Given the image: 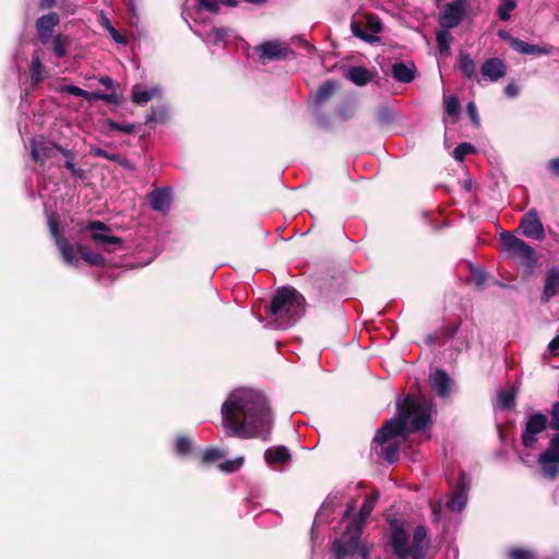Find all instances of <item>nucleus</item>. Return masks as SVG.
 I'll return each instance as SVG.
<instances>
[{
    "instance_id": "17",
    "label": "nucleus",
    "mask_w": 559,
    "mask_h": 559,
    "mask_svg": "<svg viewBox=\"0 0 559 559\" xmlns=\"http://www.w3.org/2000/svg\"><path fill=\"white\" fill-rule=\"evenodd\" d=\"M559 295V266H552L545 273L544 288L540 300L547 304L552 297Z\"/></svg>"
},
{
    "instance_id": "12",
    "label": "nucleus",
    "mask_w": 559,
    "mask_h": 559,
    "mask_svg": "<svg viewBox=\"0 0 559 559\" xmlns=\"http://www.w3.org/2000/svg\"><path fill=\"white\" fill-rule=\"evenodd\" d=\"M60 24V16L57 12H49L39 16L35 22L38 40L43 46L50 43L55 27Z\"/></svg>"
},
{
    "instance_id": "57",
    "label": "nucleus",
    "mask_w": 559,
    "mask_h": 559,
    "mask_svg": "<svg viewBox=\"0 0 559 559\" xmlns=\"http://www.w3.org/2000/svg\"><path fill=\"white\" fill-rule=\"evenodd\" d=\"M504 93L508 97H515L519 94V86L515 83H509L504 88Z\"/></svg>"
},
{
    "instance_id": "54",
    "label": "nucleus",
    "mask_w": 559,
    "mask_h": 559,
    "mask_svg": "<svg viewBox=\"0 0 559 559\" xmlns=\"http://www.w3.org/2000/svg\"><path fill=\"white\" fill-rule=\"evenodd\" d=\"M103 100L108 104L119 105L122 102V97L117 94L116 92H112L110 94H105V97H103Z\"/></svg>"
},
{
    "instance_id": "58",
    "label": "nucleus",
    "mask_w": 559,
    "mask_h": 559,
    "mask_svg": "<svg viewBox=\"0 0 559 559\" xmlns=\"http://www.w3.org/2000/svg\"><path fill=\"white\" fill-rule=\"evenodd\" d=\"M212 35L215 41H221L227 37V31L225 28H214Z\"/></svg>"
},
{
    "instance_id": "50",
    "label": "nucleus",
    "mask_w": 559,
    "mask_h": 559,
    "mask_svg": "<svg viewBox=\"0 0 559 559\" xmlns=\"http://www.w3.org/2000/svg\"><path fill=\"white\" fill-rule=\"evenodd\" d=\"M62 92H66L73 96L83 97L84 99H86L87 95H90V92H87L79 86H75V85H66L62 87Z\"/></svg>"
},
{
    "instance_id": "46",
    "label": "nucleus",
    "mask_w": 559,
    "mask_h": 559,
    "mask_svg": "<svg viewBox=\"0 0 559 559\" xmlns=\"http://www.w3.org/2000/svg\"><path fill=\"white\" fill-rule=\"evenodd\" d=\"M176 452L180 455H186L191 451V442L187 437L180 436L175 443Z\"/></svg>"
},
{
    "instance_id": "4",
    "label": "nucleus",
    "mask_w": 559,
    "mask_h": 559,
    "mask_svg": "<svg viewBox=\"0 0 559 559\" xmlns=\"http://www.w3.org/2000/svg\"><path fill=\"white\" fill-rule=\"evenodd\" d=\"M389 539L393 554L397 559H424L430 547V538L424 525H417L414 530L412 542L405 528V521L397 518L388 519Z\"/></svg>"
},
{
    "instance_id": "30",
    "label": "nucleus",
    "mask_w": 559,
    "mask_h": 559,
    "mask_svg": "<svg viewBox=\"0 0 559 559\" xmlns=\"http://www.w3.org/2000/svg\"><path fill=\"white\" fill-rule=\"evenodd\" d=\"M381 445L380 456L388 463L393 464L400 459V444L395 441L379 443Z\"/></svg>"
},
{
    "instance_id": "56",
    "label": "nucleus",
    "mask_w": 559,
    "mask_h": 559,
    "mask_svg": "<svg viewBox=\"0 0 559 559\" xmlns=\"http://www.w3.org/2000/svg\"><path fill=\"white\" fill-rule=\"evenodd\" d=\"M56 151L60 152L66 157V160L75 158V153L72 150H68L61 145L56 144Z\"/></svg>"
},
{
    "instance_id": "27",
    "label": "nucleus",
    "mask_w": 559,
    "mask_h": 559,
    "mask_svg": "<svg viewBox=\"0 0 559 559\" xmlns=\"http://www.w3.org/2000/svg\"><path fill=\"white\" fill-rule=\"evenodd\" d=\"M337 88V83L333 80L325 81L322 85L319 86L314 100L317 106H322L326 102H329L333 95L335 94V91Z\"/></svg>"
},
{
    "instance_id": "15",
    "label": "nucleus",
    "mask_w": 559,
    "mask_h": 559,
    "mask_svg": "<svg viewBox=\"0 0 559 559\" xmlns=\"http://www.w3.org/2000/svg\"><path fill=\"white\" fill-rule=\"evenodd\" d=\"M260 60L263 64L272 60H284L292 55L293 51L288 47L277 41H264L257 47Z\"/></svg>"
},
{
    "instance_id": "5",
    "label": "nucleus",
    "mask_w": 559,
    "mask_h": 559,
    "mask_svg": "<svg viewBox=\"0 0 559 559\" xmlns=\"http://www.w3.org/2000/svg\"><path fill=\"white\" fill-rule=\"evenodd\" d=\"M305 297L292 286H282L276 289L269 313L274 319L277 328L292 326L305 312Z\"/></svg>"
},
{
    "instance_id": "32",
    "label": "nucleus",
    "mask_w": 559,
    "mask_h": 559,
    "mask_svg": "<svg viewBox=\"0 0 559 559\" xmlns=\"http://www.w3.org/2000/svg\"><path fill=\"white\" fill-rule=\"evenodd\" d=\"M350 29L356 37L365 40L366 43H373L379 39L377 36L369 35L367 33V29L365 28V23L362 20L354 17L350 22Z\"/></svg>"
},
{
    "instance_id": "37",
    "label": "nucleus",
    "mask_w": 559,
    "mask_h": 559,
    "mask_svg": "<svg viewBox=\"0 0 559 559\" xmlns=\"http://www.w3.org/2000/svg\"><path fill=\"white\" fill-rule=\"evenodd\" d=\"M516 8V0H500L497 14L500 20L509 21L511 12Z\"/></svg>"
},
{
    "instance_id": "14",
    "label": "nucleus",
    "mask_w": 559,
    "mask_h": 559,
    "mask_svg": "<svg viewBox=\"0 0 559 559\" xmlns=\"http://www.w3.org/2000/svg\"><path fill=\"white\" fill-rule=\"evenodd\" d=\"M468 479L465 473H461L459 479L451 490L447 507L451 511H462L467 501Z\"/></svg>"
},
{
    "instance_id": "61",
    "label": "nucleus",
    "mask_w": 559,
    "mask_h": 559,
    "mask_svg": "<svg viewBox=\"0 0 559 559\" xmlns=\"http://www.w3.org/2000/svg\"><path fill=\"white\" fill-rule=\"evenodd\" d=\"M439 337H440V335H439V333H438V332L432 333V334H428V335L426 336L425 342H426V344H427L428 346H433V345H436V343L438 342Z\"/></svg>"
},
{
    "instance_id": "29",
    "label": "nucleus",
    "mask_w": 559,
    "mask_h": 559,
    "mask_svg": "<svg viewBox=\"0 0 559 559\" xmlns=\"http://www.w3.org/2000/svg\"><path fill=\"white\" fill-rule=\"evenodd\" d=\"M76 250L80 253L81 258L93 266H105L106 265V259L100 253L92 252L87 249L86 246L82 243L76 245Z\"/></svg>"
},
{
    "instance_id": "62",
    "label": "nucleus",
    "mask_w": 559,
    "mask_h": 559,
    "mask_svg": "<svg viewBox=\"0 0 559 559\" xmlns=\"http://www.w3.org/2000/svg\"><path fill=\"white\" fill-rule=\"evenodd\" d=\"M109 32L111 34L112 39L116 43H119V44L126 43V38L123 36H121L114 27H109Z\"/></svg>"
},
{
    "instance_id": "41",
    "label": "nucleus",
    "mask_w": 559,
    "mask_h": 559,
    "mask_svg": "<svg viewBox=\"0 0 559 559\" xmlns=\"http://www.w3.org/2000/svg\"><path fill=\"white\" fill-rule=\"evenodd\" d=\"M105 126L111 131H119L127 134H133L135 132V124L133 123H119L111 119H107L105 121Z\"/></svg>"
},
{
    "instance_id": "60",
    "label": "nucleus",
    "mask_w": 559,
    "mask_h": 559,
    "mask_svg": "<svg viewBox=\"0 0 559 559\" xmlns=\"http://www.w3.org/2000/svg\"><path fill=\"white\" fill-rule=\"evenodd\" d=\"M98 81L102 85H104L108 90H111L115 86V81L108 75H104V76L99 78Z\"/></svg>"
},
{
    "instance_id": "44",
    "label": "nucleus",
    "mask_w": 559,
    "mask_h": 559,
    "mask_svg": "<svg viewBox=\"0 0 559 559\" xmlns=\"http://www.w3.org/2000/svg\"><path fill=\"white\" fill-rule=\"evenodd\" d=\"M475 152V147L469 143H460L453 151V156L456 160L462 162L468 154Z\"/></svg>"
},
{
    "instance_id": "18",
    "label": "nucleus",
    "mask_w": 559,
    "mask_h": 559,
    "mask_svg": "<svg viewBox=\"0 0 559 559\" xmlns=\"http://www.w3.org/2000/svg\"><path fill=\"white\" fill-rule=\"evenodd\" d=\"M480 72L490 81H498L507 74V66L499 58H489L481 64Z\"/></svg>"
},
{
    "instance_id": "42",
    "label": "nucleus",
    "mask_w": 559,
    "mask_h": 559,
    "mask_svg": "<svg viewBox=\"0 0 559 559\" xmlns=\"http://www.w3.org/2000/svg\"><path fill=\"white\" fill-rule=\"evenodd\" d=\"M365 28L367 29V33L369 35H374L380 33L381 29H382V24L380 22V20L378 19V16L376 15H372V14H367L365 16Z\"/></svg>"
},
{
    "instance_id": "16",
    "label": "nucleus",
    "mask_w": 559,
    "mask_h": 559,
    "mask_svg": "<svg viewBox=\"0 0 559 559\" xmlns=\"http://www.w3.org/2000/svg\"><path fill=\"white\" fill-rule=\"evenodd\" d=\"M31 156L35 163L44 165L49 158H52L56 153V144L46 141L44 138L32 139L29 141Z\"/></svg>"
},
{
    "instance_id": "36",
    "label": "nucleus",
    "mask_w": 559,
    "mask_h": 559,
    "mask_svg": "<svg viewBox=\"0 0 559 559\" xmlns=\"http://www.w3.org/2000/svg\"><path fill=\"white\" fill-rule=\"evenodd\" d=\"M438 49L441 55H448L450 49V43L453 39L452 35L443 28L439 31L436 35Z\"/></svg>"
},
{
    "instance_id": "47",
    "label": "nucleus",
    "mask_w": 559,
    "mask_h": 559,
    "mask_svg": "<svg viewBox=\"0 0 559 559\" xmlns=\"http://www.w3.org/2000/svg\"><path fill=\"white\" fill-rule=\"evenodd\" d=\"M508 556L510 559H535L533 551L523 548H512L509 550Z\"/></svg>"
},
{
    "instance_id": "33",
    "label": "nucleus",
    "mask_w": 559,
    "mask_h": 559,
    "mask_svg": "<svg viewBox=\"0 0 559 559\" xmlns=\"http://www.w3.org/2000/svg\"><path fill=\"white\" fill-rule=\"evenodd\" d=\"M459 68L466 78L473 79L476 76L477 67L468 53L460 55Z\"/></svg>"
},
{
    "instance_id": "64",
    "label": "nucleus",
    "mask_w": 559,
    "mask_h": 559,
    "mask_svg": "<svg viewBox=\"0 0 559 559\" xmlns=\"http://www.w3.org/2000/svg\"><path fill=\"white\" fill-rule=\"evenodd\" d=\"M548 349L551 352V353H555L557 349H559V335H557L556 337H554L549 345H548Z\"/></svg>"
},
{
    "instance_id": "23",
    "label": "nucleus",
    "mask_w": 559,
    "mask_h": 559,
    "mask_svg": "<svg viewBox=\"0 0 559 559\" xmlns=\"http://www.w3.org/2000/svg\"><path fill=\"white\" fill-rule=\"evenodd\" d=\"M44 66L41 63V51L34 50L29 64L31 83L33 87H37L44 80L43 76Z\"/></svg>"
},
{
    "instance_id": "20",
    "label": "nucleus",
    "mask_w": 559,
    "mask_h": 559,
    "mask_svg": "<svg viewBox=\"0 0 559 559\" xmlns=\"http://www.w3.org/2000/svg\"><path fill=\"white\" fill-rule=\"evenodd\" d=\"M150 204L153 210L166 212L171 203V194L169 188H156L148 193Z\"/></svg>"
},
{
    "instance_id": "19",
    "label": "nucleus",
    "mask_w": 559,
    "mask_h": 559,
    "mask_svg": "<svg viewBox=\"0 0 559 559\" xmlns=\"http://www.w3.org/2000/svg\"><path fill=\"white\" fill-rule=\"evenodd\" d=\"M90 154L95 157H102V158L111 160L127 170H130V171L135 170V165L128 157H126L122 154L109 153V152L105 151L104 148H100L97 146H91Z\"/></svg>"
},
{
    "instance_id": "48",
    "label": "nucleus",
    "mask_w": 559,
    "mask_h": 559,
    "mask_svg": "<svg viewBox=\"0 0 559 559\" xmlns=\"http://www.w3.org/2000/svg\"><path fill=\"white\" fill-rule=\"evenodd\" d=\"M222 456H223V453L218 449L211 448V449H207L203 453L202 462L205 464H211V463H214L215 461L219 460Z\"/></svg>"
},
{
    "instance_id": "26",
    "label": "nucleus",
    "mask_w": 559,
    "mask_h": 559,
    "mask_svg": "<svg viewBox=\"0 0 559 559\" xmlns=\"http://www.w3.org/2000/svg\"><path fill=\"white\" fill-rule=\"evenodd\" d=\"M415 71L414 66L408 67L404 62H396L392 66L393 78L402 83H411L415 79Z\"/></svg>"
},
{
    "instance_id": "59",
    "label": "nucleus",
    "mask_w": 559,
    "mask_h": 559,
    "mask_svg": "<svg viewBox=\"0 0 559 559\" xmlns=\"http://www.w3.org/2000/svg\"><path fill=\"white\" fill-rule=\"evenodd\" d=\"M57 0H40L38 3V10H49L56 5Z\"/></svg>"
},
{
    "instance_id": "35",
    "label": "nucleus",
    "mask_w": 559,
    "mask_h": 559,
    "mask_svg": "<svg viewBox=\"0 0 559 559\" xmlns=\"http://www.w3.org/2000/svg\"><path fill=\"white\" fill-rule=\"evenodd\" d=\"M159 94L158 88L140 91L139 86L135 85L132 91V102L139 105L146 104L152 98Z\"/></svg>"
},
{
    "instance_id": "1",
    "label": "nucleus",
    "mask_w": 559,
    "mask_h": 559,
    "mask_svg": "<svg viewBox=\"0 0 559 559\" xmlns=\"http://www.w3.org/2000/svg\"><path fill=\"white\" fill-rule=\"evenodd\" d=\"M223 426L228 435L241 439H270L272 414L264 394L242 389L234 391L222 405Z\"/></svg>"
},
{
    "instance_id": "6",
    "label": "nucleus",
    "mask_w": 559,
    "mask_h": 559,
    "mask_svg": "<svg viewBox=\"0 0 559 559\" xmlns=\"http://www.w3.org/2000/svg\"><path fill=\"white\" fill-rule=\"evenodd\" d=\"M549 427L557 433L550 438L547 449L539 454L537 462L542 476L556 480L559 476V402L551 406Z\"/></svg>"
},
{
    "instance_id": "10",
    "label": "nucleus",
    "mask_w": 559,
    "mask_h": 559,
    "mask_svg": "<svg viewBox=\"0 0 559 559\" xmlns=\"http://www.w3.org/2000/svg\"><path fill=\"white\" fill-rule=\"evenodd\" d=\"M471 0H453L444 5L439 23L442 28L451 29L459 26L467 15Z\"/></svg>"
},
{
    "instance_id": "34",
    "label": "nucleus",
    "mask_w": 559,
    "mask_h": 559,
    "mask_svg": "<svg viewBox=\"0 0 559 559\" xmlns=\"http://www.w3.org/2000/svg\"><path fill=\"white\" fill-rule=\"evenodd\" d=\"M50 41H51V50L55 53V56L59 59L66 57L67 45L69 44L68 36L63 35V34H58L56 36H52Z\"/></svg>"
},
{
    "instance_id": "43",
    "label": "nucleus",
    "mask_w": 559,
    "mask_h": 559,
    "mask_svg": "<svg viewBox=\"0 0 559 559\" xmlns=\"http://www.w3.org/2000/svg\"><path fill=\"white\" fill-rule=\"evenodd\" d=\"M376 118H377L378 122L385 124V123H391L394 120L395 115H394V111L390 107L381 106L378 108V110L376 112Z\"/></svg>"
},
{
    "instance_id": "9",
    "label": "nucleus",
    "mask_w": 559,
    "mask_h": 559,
    "mask_svg": "<svg viewBox=\"0 0 559 559\" xmlns=\"http://www.w3.org/2000/svg\"><path fill=\"white\" fill-rule=\"evenodd\" d=\"M500 241L506 251L523 259L527 266L532 267L537 263L535 250L510 231H503Z\"/></svg>"
},
{
    "instance_id": "55",
    "label": "nucleus",
    "mask_w": 559,
    "mask_h": 559,
    "mask_svg": "<svg viewBox=\"0 0 559 559\" xmlns=\"http://www.w3.org/2000/svg\"><path fill=\"white\" fill-rule=\"evenodd\" d=\"M548 169L555 177H559V156L548 162Z\"/></svg>"
},
{
    "instance_id": "31",
    "label": "nucleus",
    "mask_w": 559,
    "mask_h": 559,
    "mask_svg": "<svg viewBox=\"0 0 559 559\" xmlns=\"http://www.w3.org/2000/svg\"><path fill=\"white\" fill-rule=\"evenodd\" d=\"M60 254L62 257V260L70 265L78 266L79 265V259L74 254V248L72 245L68 242L67 239H59L58 243H56Z\"/></svg>"
},
{
    "instance_id": "11",
    "label": "nucleus",
    "mask_w": 559,
    "mask_h": 559,
    "mask_svg": "<svg viewBox=\"0 0 559 559\" xmlns=\"http://www.w3.org/2000/svg\"><path fill=\"white\" fill-rule=\"evenodd\" d=\"M548 419L542 413L531 415L525 424L521 441L525 448H532L536 442V436L547 428Z\"/></svg>"
},
{
    "instance_id": "53",
    "label": "nucleus",
    "mask_w": 559,
    "mask_h": 559,
    "mask_svg": "<svg viewBox=\"0 0 559 559\" xmlns=\"http://www.w3.org/2000/svg\"><path fill=\"white\" fill-rule=\"evenodd\" d=\"M201 7L205 8L207 11L212 13H217L219 10V0H199Z\"/></svg>"
},
{
    "instance_id": "3",
    "label": "nucleus",
    "mask_w": 559,
    "mask_h": 559,
    "mask_svg": "<svg viewBox=\"0 0 559 559\" xmlns=\"http://www.w3.org/2000/svg\"><path fill=\"white\" fill-rule=\"evenodd\" d=\"M433 404L426 396L407 394L396 404V415L377 431L373 442L386 443L395 437L406 440L412 432L424 430L431 423Z\"/></svg>"
},
{
    "instance_id": "38",
    "label": "nucleus",
    "mask_w": 559,
    "mask_h": 559,
    "mask_svg": "<svg viewBox=\"0 0 559 559\" xmlns=\"http://www.w3.org/2000/svg\"><path fill=\"white\" fill-rule=\"evenodd\" d=\"M48 227H49L50 235L55 239L56 243H58L59 239H66L62 236V227H61L60 221H59V218H58V216L56 214H52V215L49 216V218H48Z\"/></svg>"
},
{
    "instance_id": "40",
    "label": "nucleus",
    "mask_w": 559,
    "mask_h": 559,
    "mask_svg": "<svg viewBox=\"0 0 559 559\" xmlns=\"http://www.w3.org/2000/svg\"><path fill=\"white\" fill-rule=\"evenodd\" d=\"M443 104H444V111L449 116L454 117L460 114L461 105H460L459 98L455 95L444 97Z\"/></svg>"
},
{
    "instance_id": "13",
    "label": "nucleus",
    "mask_w": 559,
    "mask_h": 559,
    "mask_svg": "<svg viewBox=\"0 0 559 559\" xmlns=\"http://www.w3.org/2000/svg\"><path fill=\"white\" fill-rule=\"evenodd\" d=\"M520 228L522 234L527 238L535 240H543L545 238L544 226L536 209H531L523 215L520 222Z\"/></svg>"
},
{
    "instance_id": "24",
    "label": "nucleus",
    "mask_w": 559,
    "mask_h": 559,
    "mask_svg": "<svg viewBox=\"0 0 559 559\" xmlns=\"http://www.w3.org/2000/svg\"><path fill=\"white\" fill-rule=\"evenodd\" d=\"M510 46L515 51L523 55H545L548 52L547 49L542 46L532 45L515 37L510 38Z\"/></svg>"
},
{
    "instance_id": "22",
    "label": "nucleus",
    "mask_w": 559,
    "mask_h": 559,
    "mask_svg": "<svg viewBox=\"0 0 559 559\" xmlns=\"http://www.w3.org/2000/svg\"><path fill=\"white\" fill-rule=\"evenodd\" d=\"M431 386L440 397L449 396L451 392V380L443 369H437L430 377Z\"/></svg>"
},
{
    "instance_id": "28",
    "label": "nucleus",
    "mask_w": 559,
    "mask_h": 559,
    "mask_svg": "<svg viewBox=\"0 0 559 559\" xmlns=\"http://www.w3.org/2000/svg\"><path fill=\"white\" fill-rule=\"evenodd\" d=\"M346 78L358 86H364L373 78L372 73L364 67L349 68Z\"/></svg>"
},
{
    "instance_id": "52",
    "label": "nucleus",
    "mask_w": 559,
    "mask_h": 559,
    "mask_svg": "<svg viewBox=\"0 0 559 559\" xmlns=\"http://www.w3.org/2000/svg\"><path fill=\"white\" fill-rule=\"evenodd\" d=\"M466 111H467V115L471 118L473 124L476 127H479L480 119H479V116L477 112L476 105L473 102L467 104Z\"/></svg>"
},
{
    "instance_id": "2",
    "label": "nucleus",
    "mask_w": 559,
    "mask_h": 559,
    "mask_svg": "<svg viewBox=\"0 0 559 559\" xmlns=\"http://www.w3.org/2000/svg\"><path fill=\"white\" fill-rule=\"evenodd\" d=\"M433 404L426 396L407 394L396 404V415L377 431L373 442L386 443L395 437L406 440L412 432L424 430L431 423Z\"/></svg>"
},
{
    "instance_id": "45",
    "label": "nucleus",
    "mask_w": 559,
    "mask_h": 559,
    "mask_svg": "<svg viewBox=\"0 0 559 559\" xmlns=\"http://www.w3.org/2000/svg\"><path fill=\"white\" fill-rule=\"evenodd\" d=\"M460 326H461V320H459L456 322H450L445 326L441 328L438 331V333H439L440 337L444 336V337L451 338L457 333V331L460 330Z\"/></svg>"
},
{
    "instance_id": "63",
    "label": "nucleus",
    "mask_w": 559,
    "mask_h": 559,
    "mask_svg": "<svg viewBox=\"0 0 559 559\" xmlns=\"http://www.w3.org/2000/svg\"><path fill=\"white\" fill-rule=\"evenodd\" d=\"M103 97H105V93H102V92H90V95H87V98L86 100H97V99H102L103 100Z\"/></svg>"
},
{
    "instance_id": "39",
    "label": "nucleus",
    "mask_w": 559,
    "mask_h": 559,
    "mask_svg": "<svg viewBox=\"0 0 559 559\" xmlns=\"http://www.w3.org/2000/svg\"><path fill=\"white\" fill-rule=\"evenodd\" d=\"M499 406L502 409H512L515 406V392L501 391L498 394Z\"/></svg>"
},
{
    "instance_id": "8",
    "label": "nucleus",
    "mask_w": 559,
    "mask_h": 559,
    "mask_svg": "<svg viewBox=\"0 0 559 559\" xmlns=\"http://www.w3.org/2000/svg\"><path fill=\"white\" fill-rule=\"evenodd\" d=\"M81 231H90V238L96 246L104 248L108 252L115 251L116 246L122 247L123 240L118 236L110 234V227L100 221H90Z\"/></svg>"
},
{
    "instance_id": "21",
    "label": "nucleus",
    "mask_w": 559,
    "mask_h": 559,
    "mask_svg": "<svg viewBox=\"0 0 559 559\" xmlns=\"http://www.w3.org/2000/svg\"><path fill=\"white\" fill-rule=\"evenodd\" d=\"M265 462L274 467L275 465H285L292 460L289 450L285 445L272 447L264 452Z\"/></svg>"
},
{
    "instance_id": "7",
    "label": "nucleus",
    "mask_w": 559,
    "mask_h": 559,
    "mask_svg": "<svg viewBox=\"0 0 559 559\" xmlns=\"http://www.w3.org/2000/svg\"><path fill=\"white\" fill-rule=\"evenodd\" d=\"M361 534L360 522H349L345 532L332 543L331 550L335 559H345L356 554L361 557V549H368L360 542Z\"/></svg>"
},
{
    "instance_id": "51",
    "label": "nucleus",
    "mask_w": 559,
    "mask_h": 559,
    "mask_svg": "<svg viewBox=\"0 0 559 559\" xmlns=\"http://www.w3.org/2000/svg\"><path fill=\"white\" fill-rule=\"evenodd\" d=\"M74 159H70V160H66L64 162V167L71 173V175L73 177H75L76 179H83L84 178V175H85V171L84 169L82 168H79L75 166V164L73 163Z\"/></svg>"
},
{
    "instance_id": "25",
    "label": "nucleus",
    "mask_w": 559,
    "mask_h": 559,
    "mask_svg": "<svg viewBox=\"0 0 559 559\" xmlns=\"http://www.w3.org/2000/svg\"><path fill=\"white\" fill-rule=\"evenodd\" d=\"M379 497L380 495L378 491H372L369 496H367L359 510L358 518L353 520L352 522H360L361 528H364V523L373 511L376 503L379 500Z\"/></svg>"
},
{
    "instance_id": "49",
    "label": "nucleus",
    "mask_w": 559,
    "mask_h": 559,
    "mask_svg": "<svg viewBox=\"0 0 559 559\" xmlns=\"http://www.w3.org/2000/svg\"><path fill=\"white\" fill-rule=\"evenodd\" d=\"M242 463H243V459L239 457L234 461H225L219 465V467L222 471H224L226 473H233V472L237 471L242 465Z\"/></svg>"
}]
</instances>
